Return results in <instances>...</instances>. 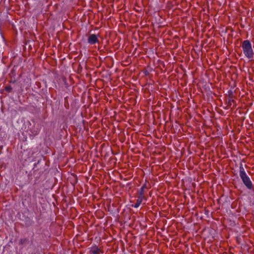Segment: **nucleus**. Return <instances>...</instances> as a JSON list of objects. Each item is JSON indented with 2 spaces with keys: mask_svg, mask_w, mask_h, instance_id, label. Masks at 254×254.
I'll use <instances>...</instances> for the list:
<instances>
[{
  "mask_svg": "<svg viewBox=\"0 0 254 254\" xmlns=\"http://www.w3.org/2000/svg\"><path fill=\"white\" fill-rule=\"evenodd\" d=\"M242 48L245 56L250 60H252L254 58V52L250 41H244L242 43Z\"/></svg>",
  "mask_w": 254,
  "mask_h": 254,
  "instance_id": "obj_1",
  "label": "nucleus"
},
{
  "mask_svg": "<svg viewBox=\"0 0 254 254\" xmlns=\"http://www.w3.org/2000/svg\"><path fill=\"white\" fill-rule=\"evenodd\" d=\"M240 176L246 186L248 189H251L252 187V182L251 181L250 178L246 174L243 168H240Z\"/></svg>",
  "mask_w": 254,
  "mask_h": 254,
  "instance_id": "obj_2",
  "label": "nucleus"
},
{
  "mask_svg": "<svg viewBox=\"0 0 254 254\" xmlns=\"http://www.w3.org/2000/svg\"><path fill=\"white\" fill-rule=\"evenodd\" d=\"M98 40L97 36L95 34H91L89 36L88 39V42L90 44H94L96 42H98Z\"/></svg>",
  "mask_w": 254,
  "mask_h": 254,
  "instance_id": "obj_3",
  "label": "nucleus"
},
{
  "mask_svg": "<svg viewBox=\"0 0 254 254\" xmlns=\"http://www.w3.org/2000/svg\"><path fill=\"white\" fill-rule=\"evenodd\" d=\"M100 250L97 247L92 248L90 251V254H100Z\"/></svg>",
  "mask_w": 254,
  "mask_h": 254,
  "instance_id": "obj_4",
  "label": "nucleus"
},
{
  "mask_svg": "<svg viewBox=\"0 0 254 254\" xmlns=\"http://www.w3.org/2000/svg\"><path fill=\"white\" fill-rule=\"evenodd\" d=\"M142 201V198H138L137 200V202L134 204V207L135 208H137L140 205Z\"/></svg>",
  "mask_w": 254,
  "mask_h": 254,
  "instance_id": "obj_5",
  "label": "nucleus"
},
{
  "mask_svg": "<svg viewBox=\"0 0 254 254\" xmlns=\"http://www.w3.org/2000/svg\"><path fill=\"white\" fill-rule=\"evenodd\" d=\"M5 90L7 92H10L12 90V88L10 86H6L5 87Z\"/></svg>",
  "mask_w": 254,
  "mask_h": 254,
  "instance_id": "obj_6",
  "label": "nucleus"
}]
</instances>
